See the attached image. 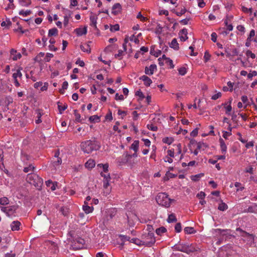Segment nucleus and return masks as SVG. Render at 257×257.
I'll list each match as a JSON object with an SVG mask.
<instances>
[{"label": "nucleus", "instance_id": "nucleus-1", "mask_svg": "<svg viewBox=\"0 0 257 257\" xmlns=\"http://www.w3.org/2000/svg\"><path fill=\"white\" fill-rule=\"evenodd\" d=\"M81 148L85 153H90L93 151L98 150L100 148V145L95 140H87L81 144Z\"/></svg>", "mask_w": 257, "mask_h": 257}, {"label": "nucleus", "instance_id": "nucleus-2", "mask_svg": "<svg viewBox=\"0 0 257 257\" xmlns=\"http://www.w3.org/2000/svg\"><path fill=\"white\" fill-rule=\"evenodd\" d=\"M156 201L159 205L165 207H169L173 199H171L168 197V195L166 193H159L156 197Z\"/></svg>", "mask_w": 257, "mask_h": 257}, {"label": "nucleus", "instance_id": "nucleus-3", "mask_svg": "<svg viewBox=\"0 0 257 257\" xmlns=\"http://www.w3.org/2000/svg\"><path fill=\"white\" fill-rule=\"evenodd\" d=\"M26 180L28 182L35 187H41L43 184V179L35 173L28 174Z\"/></svg>", "mask_w": 257, "mask_h": 257}, {"label": "nucleus", "instance_id": "nucleus-4", "mask_svg": "<svg viewBox=\"0 0 257 257\" xmlns=\"http://www.w3.org/2000/svg\"><path fill=\"white\" fill-rule=\"evenodd\" d=\"M155 241L156 240L153 232L144 233L142 235L141 240L140 241V242H142V244L148 246H151L155 243Z\"/></svg>", "mask_w": 257, "mask_h": 257}, {"label": "nucleus", "instance_id": "nucleus-5", "mask_svg": "<svg viewBox=\"0 0 257 257\" xmlns=\"http://www.w3.org/2000/svg\"><path fill=\"white\" fill-rule=\"evenodd\" d=\"M173 249L175 250L180 251L188 254L197 250L192 244H176L174 246Z\"/></svg>", "mask_w": 257, "mask_h": 257}, {"label": "nucleus", "instance_id": "nucleus-6", "mask_svg": "<svg viewBox=\"0 0 257 257\" xmlns=\"http://www.w3.org/2000/svg\"><path fill=\"white\" fill-rule=\"evenodd\" d=\"M118 162L120 165L127 164L131 167H133L136 163L135 160L132 159L130 154L127 153L124 154L121 158H119Z\"/></svg>", "mask_w": 257, "mask_h": 257}, {"label": "nucleus", "instance_id": "nucleus-7", "mask_svg": "<svg viewBox=\"0 0 257 257\" xmlns=\"http://www.w3.org/2000/svg\"><path fill=\"white\" fill-rule=\"evenodd\" d=\"M18 208V206L14 205L7 207H2L1 210L6 213L9 217H11L14 214Z\"/></svg>", "mask_w": 257, "mask_h": 257}, {"label": "nucleus", "instance_id": "nucleus-8", "mask_svg": "<svg viewBox=\"0 0 257 257\" xmlns=\"http://www.w3.org/2000/svg\"><path fill=\"white\" fill-rule=\"evenodd\" d=\"M156 70H157V65L153 64H151L149 67L146 66L145 67V73L147 75H152Z\"/></svg>", "mask_w": 257, "mask_h": 257}, {"label": "nucleus", "instance_id": "nucleus-9", "mask_svg": "<svg viewBox=\"0 0 257 257\" xmlns=\"http://www.w3.org/2000/svg\"><path fill=\"white\" fill-rule=\"evenodd\" d=\"M237 231H239L241 233L240 235L243 237H248L249 240L253 241L254 240V235L250 234L245 231L242 230L240 228H237L236 229Z\"/></svg>", "mask_w": 257, "mask_h": 257}, {"label": "nucleus", "instance_id": "nucleus-10", "mask_svg": "<svg viewBox=\"0 0 257 257\" xmlns=\"http://www.w3.org/2000/svg\"><path fill=\"white\" fill-rule=\"evenodd\" d=\"M74 32L78 36H81L83 35H86L87 32V26H85L84 28H76L74 30Z\"/></svg>", "mask_w": 257, "mask_h": 257}, {"label": "nucleus", "instance_id": "nucleus-11", "mask_svg": "<svg viewBox=\"0 0 257 257\" xmlns=\"http://www.w3.org/2000/svg\"><path fill=\"white\" fill-rule=\"evenodd\" d=\"M121 6L119 3L115 4L112 8V14L114 15H117L120 13Z\"/></svg>", "mask_w": 257, "mask_h": 257}, {"label": "nucleus", "instance_id": "nucleus-12", "mask_svg": "<svg viewBox=\"0 0 257 257\" xmlns=\"http://www.w3.org/2000/svg\"><path fill=\"white\" fill-rule=\"evenodd\" d=\"M188 31L186 28L183 29L179 33L180 39L182 41H185L188 39L187 37Z\"/></svg>", "mask_w": 257, "mask_h": 257}, {"label": "nucleus", "instance_id": "nucleus-13", "mask_svg": "<svg viewBox=\"0 0 257 257\" xmlns=\"http://www.w3.org/2000/svg\"><path fill=\"white\" fill-rule=\"evenodd\" d=\"M11 56H12V59L16 61L21 58L22 55L20 53H17V51L14 49H11L10 51Z\"/></svg>", "mask_w": 257, "mask_h": 257}, {"label": "nucleus", "instance_id": "nucleus-14", "mask_svg": "<svg viewBox=\"0 0 257 257\" xmlns=\"http://www.w3.org/2000/svg\"><path fill=\"white\" fill-rule=\"evenodd\" d=\"M97 17L94 15H91L90 16V25L91 27H93L95 29H97Z\"/></svg>", "mask_w": 257, "mask_h": 257}, {"label": "nucleus", "instance_id": "nucleus-15", "mask_svg": "<svg viewBox=\"0 0 257 257\" xmlns=\"http://www.w3.org/2000/svg\"><path fill=\"white\" fill-rule=\"evenodd\" d=\"M21 223L19 221H14L11 224V228L13 231H17L20 229Z\"/></svg>", "mask_w": 257, "mask_h": 257}, {"label": "nucleus", "instance_id": "nucleus-16", "mask_svg": "<svg viewBox=\"0 0 257 257\" xmlns=\"http://www.w3.org/2000/svg\"><path fill=\"white\" fill-rule=\"evenodd\" d=\"M140 79L144 81V83L146 86H150L152 83V80L146 75L142 76Z\"/></svg>", "mask_w": 257, "mask_h": 257}, {"label": "nucleus", "instance_id": "nucleus-17", "mask_svg": "<svg viewBox=\"0 0 257 257\" xmlns=\"http://www.w3.org/2000/svg\"><path fill=\"white\" fill-rule=\"evenodd\" d=\"M232 99H231L228 102L222 103V105H223L226 110V113L227 114H229L230 112L232 110V107L231 106Z\"/></svg>", "mask_w": 257, "mask_h": 257}, {"label": "nucleus", "instance_id": "nucleus-18", "mask_svg": "<svg viewBox=\"0 0 257 257\" xmlns=\"http://www.w3.org/2000/svg\"><path fill=\"white\" fill-rule=\"evenodd\" d=\"M170 47L175 50H179V44L176 39L174 38L172 40L171 43L170 44Z\"/></svg>", "mask_w": 257, "mask_h": 257}, {"label": "nucleus", "instance_id": "nucleus-19", "mask_svg": "<svg viewBox=\"0 0 257 257\" xmlns=\"http://www.w3.org/2000/svg\"><path fill=\"white\" fill-rule=\"evenodd\" d=\"M56 184L57 182H53L50 180L46 181V186L50 187L52 191H54L56 189Z\"/></svg>", "mask_w": 257, "mask_h": 257}, {"label": "nucleus", "instance_id": "nucleus-20", "mask_svg": "<svg viewBox=\"0 0 257 257\" xmlns=\"http://www.w3.org/2000/svg\"><path fill=\"white\" fill-rule=\"evenodd\" d=\"M219 143L222 153L224 154L227 151V147L223 140L221 138L219 139Z\"/></svg>", "mask_w": 257, "mask_h": 257}, {"label": "nucleus", "instance_id": "nucleus-21", "mask_svg": "<svg viewBox=\"0 0 257 257\" xmlns=\"http://www.w3.org/2000/svg\"><path fill=\"white\" fill-rule=\"evenodd\" d=\"M95 165V161L92 159H89L85 164L86 168L88 169H92Z\"/></svg>", "mask_w": 257, "mask_h": 257}, {"label": "nucleus", "instance_id": "nucleus-22", "mask_svg": "<svg viewBox=\"0 0 257 257\" xmlns=\"http://www.w3.org/2000/svg\"><path fill=\"white\" fill-rule=\"evenodd\" d=\"M80 48L81 50L84 52L89 53L91 52L90 46L88 44H84L81 45Z\"/></svg>", "mask_w": 257, "mask_h": 257}, {"label": "nucleus", "instance_id": "nucleus-23", "mask_svg": "<svg viewBox=\"0 0 257 257\" xmlns=\"http://www.w3.org/2000/svg\"><path fill=\"white\" fill-rule=\"evenodd\" d=\"M139 141L138 140H136L132 144L131 146V149L135 151V152L137 153L139 150Z\"/></svg>", "mask_w": 257, "mask_h": 257}, {"label": "nucleus", "instance_id": "nucleus-24", "mask_svg": "<svg viewBox=\"0 0 257 257\" xmlns=\"http://www.w3.org/2000/svg\"><path fill=\"white\" fill-rule=\"evenodd\" d=\"M83 210L86 214L91 213L93 210V207L92 206H89L87 204H85L83 206Z\"/></svg>", "mask_w": 257, "mask_h": 257}, {"label": "nucleus", "instance_id": "nucleus-25", "mask_svg": "<svg viewBox=\"0 0 257 257\" xmlns=\"http://www.w3.org/2000/svg\"><path fill=\"white\" fill-rule=\"evenodd\" d=\"M35 169V167L32 164H30L28 167H24L23 171L25 173H32L34 171Z\"/></svg>", "mask_w": 257, "mask_h": 257}, {"label": "nucleus", "instance_id": "nucleus-26", "mask_svg": "<svg viewBox=\"0 0 257 257\" xmlns=\"http://www.w3.org/2000/svg\"><path fill=\"white\" fill-rule=\"evenodd\" d=\"M58 31L56 28H52L49 30L48 36H56L58 35Z\"/></svg>", "mask_w": 257, "mask_h": 257}, {"label": "nucleus", "instance_id": "nucleus-27", "mask_svg": "<svg viewBox=\"0 0 257 257\" xmlns=\"http://www.w3.org/2000/svg\"><path fill=\"white\" fill-rule=\"evenodd\" d=\"M97 167L100 168H102L103 172L105 173H108V164L106 163L105 164H99L97 165Z\"/></svg>", "mask_w": 257, "mask_h": 257}, {"label": "nucleus", "instance_id": "nucleus-28", "mask_svg": "<svg viewBox=\"0 0 257 257\" xmlns=\"http://www.w3.org/2000/svg\"><path fill=\"white\" fill-rule=\"evenodd\" d=\"M36 113L37 114V119L36 120L35 122L36 123L39 124L42 122L41 117L42 115V113L41 112L40 110H37L36 111Z\"/></svg>", "mask_w": 257, "mask_h": 257}, {"label": "nucleus", "instance_id": "nucleus-29", "mask_svg": "<svg viewBox=\"0 0 257 257\" xmlns=\"http://www.w3.org/2000/svg\"><path fill=\"white\" fill-rule=\"evenodd\" d=\"M89 120L92 122H99L100 121V117L97 115H92L89 117Z\"/></svg>", "mask_w": 257, "mask_h": 257}, {"label": "nucleus", "instance_id": "nucleus-30", "mask_svg": "<svg viewBox=\"0 0 257 257\" xmlns=\"http://www.w3.org/2000/svg\"><path fill=\"white\" fill-rule=\"evenodd\" d=\"M167 221L169 223H171V222H174L177 221V218L176 217L175 215L173 213L170 214L167 219Z\"/></svg>", "mask_w": 257, "mask_h": 257}, {"label": "nucleus", "instance_id": "nucleus-31", "mask_svg": "<svg viewBox=\"0 0 257 257\" xmlns=\"http://www.w3.org/2000/svg\"><path fill=\"white\" fill-rule=\"evenodd\" d=\"M74 114L75 115V121L76 122H80L81 121V115L78 112L77 110L76 109L74 110Z\"/></svg>", "mask_w": 257, "mask_h": 257}, {"label": "nucleus", "instance_id": "nucleus-32", "mask_svg": "<svg viewBox=\"0 0 257 257\" xmlns=\"http://www.w3.org/2000/svg\"><path fill=\"white\" fill-rule=\"evenodd\" d=\"M167 231V229L164 227H161L156 230V232L158 235H161L163 233Z\"/></svg>", "mask_w": 257, "mask_h": 257}, {"label": "nucleus", "instance_id": "nucleus-33", "mask_svg": "<svg viewBox=\"0 0 257 257\" xmlns=\"http://www.w3.org/2000/svg\"><path fill=\"white\" fill-rule=\"evenodd\" d=\"M184 232L187 234H193L196 232V231L193 227H186L184 228Z\"/></svg>", "mask_w": 257, "mask_h": 257}, {"label": "nucleus", "instance_id": "nucleus-34", "mask_svg": "<svg viewBox=\"0 0 257 257\" xmlns=\"http://www.w3.org/2000/svg\"><path fill=\"white\" fill-rule=\"evenodd\" d=\"M20 4L23 7H28L31 4V0H19Z\"/></svg>", "mask_w": 257, "mask_h": 257}, {"label": "nucleus", "instance_id": "nucleus-35", "mask_svg": "<svg viewBox=\"0 0 257 257\" xmlns=\"http://www.w3.org/2000/svg\"><path fill=\"white\" fill-rule=\"evenodd\" d=\"M244 213H256L255 206H249L247 209H244L243 211Z\"/></svg>", "mask_w": 257, "mask_h": 257}, {"label": "nucleus", "instance_id": "nucleus-36", "mask_svg": "<svg viewBox=\"0 0 257 257\" xmlns=\"http://www.w3.org/2000/svg\"><path fill=\"white\" fill-rule=\"evenodd\" d=\"M228 208V206L225 203L221 202V203L219 204L218 207V209L220 211H225Z\"/></svg>", "mask_w": 257, "mask_h": 257}, {"label": "nucleus", "instance_id": "nucleus-37", "mask_svg": "<svg viewBox=\"0 0 257 257\" xmlns=\"http://www.w3.org/2000/svg\"><path fill=\"white\" fill-rule=\"evenodd\" d=\"M22 77V74L21 72L20 69H17L16 72L13 73V77L14 79H17L18 77L21 78Z\"/></svg>", "mask_w": 257, "mask_h": 257}, {"label": "nucleus", "instance_id": "nucleus-38", "mask_svg": "<svg viewBox=\"0 0 257 257\" xmlns=\"http://www.w3.org/2000/svg\"><path fill=\"white\" fill-rule=\"evenodd\" d=\"M9 200L7 197H4L0 198V204L3 205L9 204Z\"/></svg>", "mask_w": 257, "mask_h": 257}, {"label": "nucleus", "instance_id": "nucleus-39", "mask_svg": "<svg viewBox=\"0 0 257 257\" xmlns=\"http://www.w3.org/2000/svg\"><path fill=\"white\" fill-rule=\"evenodd\" d=\"M204 176V174L202 173L198 174L195 175H193L191 176V180L194 181H197L199 180V179Z\"/></svg>", "mask_w": 257, "mask_h": 257}, {"label": "nucleus", "instance_id": "nucleus-40", "mask_svg": "<svg viewBox=\"0 0 257 257\" xmlns=\"http://www.w3.org/2000/svg\"><path fill=\"white\" fill-rule=\"evenodd\" d=\"M163 142L164 143L171 145L173 142V139L172 138L166 137L163 139Z\"/></svg>", "mask_w": 257, "mask_h": 257}, {"label": "nucleus", "instance_id": "nucleus-41", "mask_svg": "<svg viewBox=\"0 0 257 257\" xmlns=\"http://www.w3.org/2000/svg\"><path fill=\"white\" fill-rule=\"evenodd\" d=\"M119 29V26L118 24H115L114 25H111L110 30L111 32H115L118 31Z\"/></svg>", "mask_w": 257, "mask_h": 257}, {"label": "nucleus", "instance_id": "nucleus-42", "mask_svg": "<svg viewBox=\"0 0 257 257\" xmlns=\"http://www.w3.org/2000/svg\"><path fill=\"white\" fill-rule=\"evenodd\" d=\"M179 73L182 76L185 75L187 73V69L185 67H182L178 69Z\"/></svg>", "mask_w": 257, "mask_h": 257}, {"label": "nucleus", "instance_id": "nucleus-43", "mask_svg": "<svg viewBox=\"0 0 257 257\" xmlns=\"http://www.w3.org/2000/svg\"><path fill=\"white\" fill-rule=\"evenodd\" d=\"M58 109H59V110L60 111V113L62 114V111H64L65 110H66V108H67V105H65V104H64L63 105H61L58 104Z\"/></svg>", "mask_w": 257, "mask_h": 257}, {"label": "nucleus", "instance_id": "nucleus-44", "mask_svg": "<svg viewBox=\"0 0 257 257\" xmlns=\"http://www.w3.org/2000/svg\"><path fill=\"white\" fill-rule=\"evenodd\" d=\"M196 144H197L196 148L199 150L203 148L207 147V145L204 143L198 142V143H197Z\"/></svg>", "mask_w": 257, "mask_h": 257}, {"label": "nucleus", "instance_id": "nucleus-45", "mask_svg": "<svg viewBox=\"0 0 257 257\" xmlns=\"http://www.w3.org/2000/svg\"><path fill=\"white\" fill-rule=\"evenodd\" d=\"M186 12L187 10L185 8H184L181 9L180 12H175V13L177 16L180 17L184 14Z\"/></svg>", "mask_w": 257, "mask_h": 257}, {"label": "nucleus", "instance_id": "nucleus-46", "mask_svg": "<svg viewBox=\"0 0 257 257\" xmlns=\"http://www.w3.org/2000/svg\"><path fill=\"white\" fill-rule=\"evenodd\" d=\"M123 55V52L121 50H119L118 51V53L114 55L115 58H118L119 60L121 59V56Z\"/></svg>", "mask_w": 257, "mask_h": 257}, {"label": "nucleus", "instance_id": "nucleus-47", "mask_svg": "<svg viewBox=\"0 0 257 257\" xmlns=\"http://www.w3.org/2000/svg\"><path fill=\"white\" fill-rule=\"evenodd\" d=\"M137 18L140 19V20L143 22H146L147 20V18L143 16L141 12L139 13L137 16Z\"/></svg>", "mask_w": 257, "mask_h": 257}, {"label": "nucleus", "instance_id": "nucleus-48", "mask_svg": "<svg viewBox=\"0 0 257 257\" xmlns=\"http://www.w3.org/2000/svg\"><path fill=\"white\" fill-rule=\"evenodd\" d=\"M100 175L103 177V180H110L109 173H105L104 172H101Z\"/></svg>", "mask_w": 257, "mask_h": 257}, {"label": "nucleus", "instance_id": "nucleus-49", "mask_svg": "<svg viewBox=\"0 0 257 257\" xmlns=\"http://www.w3.org/2000/svg\"><path fill=\"white\" fill-rule=\"evenodd\" d=\"M175 231L177 232H180L182 230L181 224L180 222L177 223L175 226Z\"/></svg>", "mask_w": 257, "mask_h": 257}, {"label": "nucleus", "instance_id": "nucleus-50", "mask_svg": "<svg viewBox=\"0 0 257 257\" xmlns=\"http://www.w3.org/2000/svg\"><path fill=\"white\" fill-rule=\"evenodd\" d=\"M147 127L149 130L152 131H156L158 130L157 126L156 125H154L153 124H148Z\"/></svg>", "mask_w": 257, "mask_h": 257}, {"label": "nucleus", "instance_id": "nucleus-51", "mask_svg": "<svg viewBox=\"0 0 257 257\" xmlns=\"http://www.w3.org/2000/svg\"><path fill=\"white\" fill-rule=\"evenodd\" d=\"M31 13V12L30 10L26 11L22 10V11H20L19 15H22L23 16H27L29 15Z\"/></svg>", "mask_w": 257, "mask_h": 257}, {"label": "nucleus", "instance_id": "nucleus-52", "mask_svg": "<svg viewBox=\"0 0 257 257\" xmlns=\"http://www.w3.org/2000/svg\"><path fill=\"white\" fill-rule=\"evenodd\" d=\"M257 75V72L255 70L251 71L247 74V78L249 79H251L252 77L255 76Z\"/></svg>", "mask_w": 257, "mask_h": 257}, {"label": "nucleus", "instance_id": "nucleus-53", "mask_svg": "<svg viewBox=\"0 0 257 257\" xmlns=\"http://www.w3.org/2000/svg\"><path fill=\"white\" fill-rule=\"evenodd\" d=\"M246 55L247 57H250L252 59H254L255 58V55L254 53H252V52L249 50H248L246 52Z\"/></svg>", "mask_w": 257, "mask_h": 257}, {"label": "nucleus", "instance_id": "nucleus-54", "mask_svg": "<svg viewBox=\"0 0 257 257\" xmlns=\"http://www.w3.org/2000/svg\"><path fill=\"white\" fill-rule=\"evenodd\" d=\"M135 94L136 95L139 96L141 99H143L145 98L143 93L140 90L137 91Z\"/></svg>", "mask_w": 257, "mask_h": 257}, {"label": "nucleus", "instance_id": "nucleus-55", "mask_svg": "<svg viewBox=\"0 0 257 257\" xmlns=\"http://www.w3.org/2000/svg\"><path fill=\"white\" fill-rule=\"evenodd\" d=\"M110 180H103V187L104 189H107L109 186Z\"/></svg>", "mask_w": 257, "mask_h": 257}, {"label": "nucleus", "instance_id": "nucleus-56", "mask_svg": "<svg viewBox=\"0 0 257 257\" xmlns=\"http://www.w3.org/2000/svg\"><path fill=\"white\" fill-rule=\"evenodd\" d=\"M216 231H218L220 234L224 235L228 234V230L227 229H217Z\"/></svg>", "mask_w": 257, "mask_h": 257}, {"label": "nucleus", "instance_id": "nucleus-57", "mask_svg": "<svg viewBox=\"0 0 257 257\" xmlns=\"http://www.w3.org/2000/svg\"><path fill=\"white\" fill-rule=\"evenodd\" d=\"M53 57V55L51 53H47L45 56L44 60L46 62H49L51 58Z\"/></svg>", "mask_w": 257, "mask_h": 257}, {"label": "nucleus", "instance_id": "nucleus-58", "mask_svg": "<svg viewBox=\"0 0 257 257\" xmlns=\"http://www.w3.org/2000/svg\"><path fill=\"white\" fill-rule=\"evenodd\" d=\"M221 95H222L221 93L219 92L213 95L211 97V99H213V100H216L218 98H220L221 96Z\"/></svg>", "mask_w": 257, "mask_h": 257}, {"label": "nucleus", "instance_id": "nucleus-59", "mask_svg": "<svg viewBox=\"0 0 257 257\" xmlns=\"http://www.w3.org/2000/svg\"><path fill=\"white\" fill-rule=\"evenodd\" d=\"M167 154H168V156H169L170 157H174V149H171V150H168L167 151Z\"/></svg>", "mask_w": 257, "mask_h": 257}, {"label": "nucleus", "instance_id": "nucleus-60", "mask_svg": "<svg viewBox=\"0 0 257 257\" xmlns=\"http://www.w3.org/2000/svg\"><path fill=\"white\" fill-rule=\"evenodd\" d=\"M211 40L213 42H216L217 36V34L216 33H215V32L212 33L211 35Z\"/></svg>", "mask_w": 257, "mask_h": 257}, {"label": "nucleus", "instance_id": "nucleus-61", "mask_svg": "<svg viewBox=\"0 0 257 257\" xmlns=\"http://www.w3.org/2000/svg\"><path fill=\"white\" fill-rule=\"evenodd\" d=\"M210 57H211V56L209 54V53L208 52H205V53L204 54V59L205 62L208 61L210 59Z\"/></svg>", "mask_w": 257, "mask_h": 257}, {"label": "nucleus", "instance_id": "nucleus-62", "mask_svg": "<svg viewBox=\"0 0 257 257\" xmlns=\"http://www.w3.org/2000/svg\"><path fill=\"white\" fill-rule=\"evenodd\" d=\"M198 135V128H196L192 131L190 133V136L193 137L197 136Z\"/></svg>", "mask_w": 257, "mask_h": 257}, {"label": "nucleus", "instance_id": "nucleus-63", "mask_svg": "<svg viewBox=\"0 0 257 257\" xmlns=\"http://www.w3.org/2000/svg\"><path fill=\"white\" fill-rule=\"evenodd\" d=\"M115 99L117 100H122L124 99L123 96L122 95H119L118 93H116Z\"/></svg>", "mask_w": 257, "mask_h": 257}, {"label": "nucleus", "instance_id": "nucleus-64", "mask_svg": "<svg viewBox=\"0 0 257 257\" xmlns=\"http://www.w3.org/2000/svg\"><path fill=\"white\" fill-rule=\"evenodd\" d=\"M164 160L166 162H168L169 163H172L173 162V159L171 158V157H170L169 156H166L164 158Z\"/></svg>", "mask_w": 257, "mask_h": 257}]
</instances>
